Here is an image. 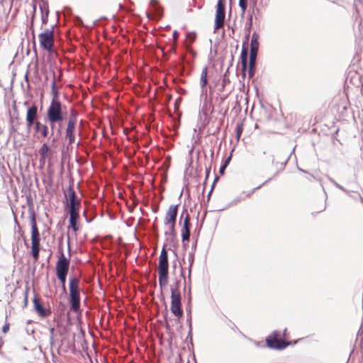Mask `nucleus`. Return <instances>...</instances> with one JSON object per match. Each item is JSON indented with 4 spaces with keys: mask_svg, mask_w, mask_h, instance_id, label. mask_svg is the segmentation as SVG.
Masks as SVG:
<instances>
[{
    "mask_svg": "<svg viewBox=\"0 0 363 363\" xmlns=\"http://www.w3.org/2000/svg\"><path fill=\"white\" fill-rule=\"evenodd\" d=\"M69 264V259L66 257L63 252H61L55 266L56 274H67Z\"/></svg>",
    "mask_w": 363,
    "mask_h": 363,
    "instance_id": "ddd939ff",
    "label": "nucleus"
},
{
    "mask_svg": "<svg viewBox=\"0 0 363 363\" xmlns=\"http://www.w3.org/2000/svg\"><path fill=\"white\" fill-rule=\"evenodd\" d=\"M242 130H243V124L242 123H237L236 128H235L237 140L240 139V138L242 135Z\"/></svg>",
    "mask_w": 363,
    "mask_h": 363,
    "instance_id": "b1692460",
    "label": "nucleus"
},
{
    "mask_svg": "<svg viewBox=\"0 0 363 363\" xmlns=\"http://www.w3.org/2000/svg\"><path fill=\"white\" fill-rule=\"evenodd\" d=\"M77 112L74 109L72 110V113L67 120L65 134L66 138L68 139L69 145H72L75 142V133L77 128Z\"/></svg>",
    "mask_w": 363,
    "mask_h": 363,
    "instance_id": "9d476101",
    "label": "nucleus"
},
{
    "mask_svg": "<svg viewBox=\"0 0 363 363\" xmlns=\"http://www.w3.org/2000/svg\"><path fill=\"white\" fill-rule=\"evenodd\" d=\"M240 60L242 76L244 77L245 76V72L247 68V45H246V43H242Z\"/></svg>",
    "mask_w": 363,
    "mask_h": 363,
    "instance_id": "dca6fc26",
    "label": "nucleus"
},
{
    "mask_svg": "<svg viewBox=\"0 0 363 363\" xmlns=\"http://www.w3.org/2000/svg\"><path fill=\"white\" fill-rule=\"evenodd\" d=\"M182 242H189L190 238V216L186 211V215L184 219L183 228L182 230Z\"/></svg>",
    "mask_w": 363,
    "mask_h": 363,
    "instance_id": "2eb2a0df",
    "label": "nucleus"
},
{
    "mask_svg": "<svg viewBox=\"0 0 363 363\" xmlns=\"http://www.w3.org/2000/svg\"><path fill=\"white\" fill-rule=\"evenodd\" d=\"M188 39L191 40V43H193L195 39H196V35L195 34H192V33H189L188 35Z\"/></svg>",
    "mask_w": 363,
    "mask_h": 363,
    "instance_id": "c85d7f7f",
    "label": "nucleus"
},
{
    "mask_svg": "<svg viewBox=\"0 0 363 363\" xmlns=\"http://www.w3.org/2000/svg\"><path fill=\"white\" fill-rule=\"evenodd\" d=\"M65 196L67 201H69V212H79L81 202L80 199L77 196L73 185H69L67 191L65 192Z\"/></svg>",
    "mask_w": 363,
    "mask_h": 363,
    "instance_id": "f8f14e48",
    "label": "nucleus"
},
{
    "mask_svg": "<svg viewBox=\"0 0 363 363\" xmlns=\"http://www.w3.org/2000/svg\"><path fill=\"white\" fill-rule=\"evenodd\" d=\"M79 219V212H69V224L73 231L76 233L79 229L78 220Z\"/></svg>",
    "mask_w": 363,
    "mask_h": 363,
    "instance_id": "f3484780",
    "label": "nucleus"
},
{
    "mask_svg": "<svg viewBox=\"0 0 363 363\" xmlns=\"http://www.w3.org/2000/svg\"><path fill=\"white\" fill-rule=\"evenodd\" d=\"M38 118V106L33 104L27 109L26 121L28 128L33 126L34 132L40 137L45 138L49 135V127L46 123H42Z\"/></svg>",
    "mask_w": 363,
    "mask_h": 363,
    "instance_id": "7ed1b4c3",
    "label": "nucleus"
},
{
    "mask_svg": "<svg viewBox=\"0 0 363 363\" xmlns=\"http://www.w3.org/2000/svg\"><path fill=\"white\" fill-rule=\"evenodd\" d=\"M284 337V333L282 334ZM267 347L272 349L283 350L291 345V342L281 339V334L279 331H274L266 339Z\"/></svg>",
    "mask_w": 363,
    "mask_h": 363,
    "instance_id": "1a4fd4ad",
    "label": "nucleus"
},
{
    "mask_svg": "<svg viewBox=\"0 0 363 363\" xmlns=\"http://www.w3.org/2000/svg\"><path fill=\"white\" fill-rule=\"evenodd\" d=\"M40 47L50 52L54 49V27L46 28L38 35Z\"/></svg>",
    "mask_w": 363,
    "mask_h": 363,
    "instance_id": "6e6552de",
    "label": "nucleus"
},
{
    "mask_svg": "<svg viewBox=\"0 0 363 363\" xmlns=\"http://www.w3.org/2000/svg\"><path fill=\"white\" fill-rule=\"evenodd\" d=\"M178 205H170L165 213L164 218V225L167 230L165 234L175 235L176 234V220L178 213Z\"/></svg>",
    "mask_w": 363,
    "mask_h": 363,
    "instance_id": "423d86ee",
    "label": "nucleus"
},
{
    "mask_svg": "<svg viewBox=\"0 0 363 363\" xmlns=\"http://www.w3.org/2000/svg\"><path fill=\"white\" fill-rule=\"evenodd\" d=\"M183 285L184 289L186 288V278L182 274L175 279V282L171 286V312L178 318L183 316V311L182 308V296L180 289Z\"/></svg>",
    "mask_w": 363,
    "mask_h": 363,
    "instance_id": "f03ea898",
    "label": "nucleus"
},
{
    "mask_svg": "<svg viewBox=\"0 0 363 363\" xmlns=\"http://www.w3.org/2000/svg\"><path fill=\"white\" fill-rule=\"evenodd\" d=\"M80 280L79 278L72 277L69 279V303L70 308L74 313L80 311Z\"/></svg>",
    "mask_w": 363,
    "mask_h": 363,
    "instance_id": "39448f33",
    "label": "nucleus"
},
{
    "mask_svg": "<svg viewBox=\"0 0 363 363\" xmlns=\"http://www.w3.org/2000/svg\"><path fill=\"white\" fill-rule=\"evenodd\" d=\"M26 303L27 302V296L25 298Z\"/></svg>",
    "mask_w": 363,
    "mask_h": 363,
    "instance_id": "72a5a7b5",
    "label": "nucleus"
},
{
    "mask_svg": "<svg viewBox=\"0 0 363 363\" xmlns=\"http://www.w3.org/2000/svg\"><path fill=\"white\" fill-rule=\"evenodd\" d=\"M250 33V28L249 27V28L247 29V32L245 36V41L243 42V43H246V45H247V43H248Z\"/></svg>",
    "mask_w": 363,
    "mask_h": 363,
    "instance_id": "a878e982",
    "label": "nucleus"
},
{
    "mask_svg": "<svg viewBox=\"0 0 363 363\" xmlns=\"http://www.w3.org/2000/svg\"><path fill=\"white\" fill-rule=\"evenodd\" d=\"M176 50H177V43H173V44L170 46L169 51L176 52Z\"/></svg>",
    "mask_w": 363,
    "mask_h": 363,
    "instance_id": "c756f323",
    "label": "nucleus"
},
{
    "mask_svg": "<svg viewBox=\"0 0 363 363\" xmlns=\"http://www.w3.org/2000/svg\"><path fill=\"white\" fill-rule=\"evenodd\" d=\"M33 302L34 309L39 316L41 318H46L51 315L52 311L50 308H45L37 296H35L33 299Z\"/></svg>",
    "mask_w": 363,
    "mask_h": 363,
    "instance_id": "4468645a",
    "label": "nucleus"
},
{
    "mask_svg": "<svg viewBox=\"0 0 363 363\" xmlns=\"http://www.w3.org/2000/svg\"><path fill=\"white\" fill-rule=\"evenodd\" d=\"M208 67L206 66L202 69L200 78V84L202 88L205 87L208 83Z\"/></svg>",
    "mask_w": 363,
    "mask_h": 363,
    "instance_id": "aec40b11",
    "label": "nucleus"
},
{
    "mask_svg": "<svg viewBox=\"0 0 363 363\" xmlns=\"http://www.w3.org/2000/svg\"><path fill=\"white\" fill-rule=\"evenodd\" d=\"M157 269L159 285L162 288L167 285L169 276L168 255L165 247H163L160 252Z\"/></svg>",
    "mask_w": 363,
    "mask_h": 363,
    "instance_id": "20e7f679",
    "label": "nucleus"
},
{
    "mask_svg": "<svg viewBox=\"0 0 363 363\" xmlns=\"http://www.w3.org/2000/svg\"><path fill=\"white\" fill-rule=\"evenodd\" d=\"M31 225V255L35 262L39 259L40 252V233L37 225L36 220L34 217L30 221Z\"/></svg>",
    "mask_w": 363,
    "mask_h": 363,
    "instance_id": "0eeeda50",
    "label": "nucleus"
},
{
    "mask_svg": "<svg viewBox=\"0 0 363 363\" xmlns=\"http://www.w3.org/2000/svg\"><path fill=\"white\" fill-rule=\"evenodd\" d=\"M67 275V274H56L57 279L60 281V282L62 284V288L64 293H66L65 283H66Z\"/></svg>",
    "mask_w": 363,
    "mask_h": 363,
    "instance_id": "5701e85b",
    "label": "nucleus"
},
{
    "mask_svg": "<svg viewBox=\"0 0 363 363\" xmlns=\"http://www.w3.org/2000/svg\"><path fill=\"white\" fill-rule=\"evenodd\" d=\"M42 159L45 160L48 157L49 147L47 143H43L38 150Z\"/></svg>",
    "mask_w": 363,
    "mask_h": 363,
    "instance_id": "4be33fe9",
    "label": "nucleus"
},
{
    "mask_svg": "<svg viewBox=\"0 0 363 363\" xmlns=\"http://www.w3.org/2000/svg\"><path fill=\"white\" fill-rule=\"evenodd\" d=\"M239 6L241 9L242 14H244L247 8V0H239Z\"/></svg>",
    "mask_w": 363,
    "mask_h": 363,
    "instance_id": "393cba45",
    "label": "nucleus"
},
{
    "mask_svg": "<svg viewBox=\"0 0 363 363\" xmlns=\"http://www.w3.org/2000/svg\"><path fill=\"white\" fill-rule=\"evenodd\" d=\"M257 53L250 52L249 77H252Z\"/></svg>",
    "mask_w": 363,
    "mask_h": 363,
    "instance_id": "6ab92c4d",
    "label": "nucleus"
},
{
    "mask_svg": "<svg viewBox=\"0 0 363 363\" xmlns=\"http://www.w3.org/2000/svg\"><path fill=\"white\" fill-rule=\"evenodd\" d=\"M46 118L50 125L51 135H55L52 142L57 140V138L61 133L62 123L67 118V108L60 101L51 100L47 111Z\"/></svg>",
    "mask_w": 363,
    "mask_h": 363,
    "instance_id": "f257e3e1",
    "label": "nucleus"
},
{
    "mask_svg": "<svg viewBox=\"0 0 363 363\" xmlns=\"http://www.w3.org/2000/svg\"><path fill=\"white\" fill-rule=\"evenodd\" d=\"M51 92H52V98L51 100L60 101V99H59L60 93H59L58 89L57 87L56 80H55V77L51 84Z\"/></svg>",
    "mask_w": 363,
    "mask_h": 363,
    "instance_id": "412c9836",
    "label": "nucleus"
},
{
    "mask_svg": "<svg viewBox=\"0 0 363 363\" xmlns=\"http://www.w3.org/2000/svg\"><path fill=\"white\" fill-rule=\"evenodd\" d=\"M225 1L218 0L215 15L214 32L224 26L225 18Z\"/></svg>",
    "mask_w": 363,
    "mask_h": 363,
    "instance_id": "9b49d317",
    "label": "nucleus"
},
{
    "mask_svg": "<svg viewBox=\"0 0 363 363\" xmlns=\"http://www.w3.org/2000/svg\"><path fill=\"white\" fill-rule=\"evenodd\" d=\"M179 33L177 30H174L173 33V40L174 43H177V39H178Z\"/></svg>",
    "mask_w": 363,
    "mask_h": 363,
    "instance_id": "cd10ccee",
    "label": "nucleus"
},
{
    "mask_svg": "<svg viewBox=\"0 0 363 363\" xmlns=\"http://www.w3.org/2000/svg\"><path fill=\"white\" fill-rule=\"evenodd\" d=\"M259 35L257 33H253L252 35L251 43H250V52L257 53L259 49Z\"/></svg>",
    "mask_w": 363,
    "mask_h": 363,
    "instance_id": "a211bd4d",
    "label": "nucleus"
},
{
    "mask_svg": "<svg viewBox=\"0 0 363 363\" xmlns=\"http://www.w3.org/2000/svg\"><path fill=\"white\" fill-rule=\"evenodd\" d=\"M135 205H136V203H133V208L135 207Z\"/></svg>",
    "mask_w": 363,
    "mask_h": 363,
    "instance_id": "473e14b6",
    "label": "nucleus"
},
{
    "mask_svg": "<svg viewBox=\"0 0 363 363\" xmlns=\"http://www.w3.org/2000/svg\"><path fill=\"white\" fill-rule=\"evenodd\" d=\"M225 168H226V166H225V165H224V164H223V166H221V167H220V170H219V172H220V174L221 175H223V174H224V171H225Z\"/></svg>",
    "mask_w": 363,
    "mask_h": 363,
    "instance_id": "7c9ffc66",
    "label": "nucleus"
},
{
    "mask_svg": "<svg viewBox=\"0 0 363 363\" xmlns=\"http://www.w3.org/2000/svg\"><path fill=\"white\" fill-rule=\"evenodd\" d=\"M9 330V323H6L3 328H2V331L4 333H6Z\"/></svg>",
    "mask_w": 363,
    "mask_h": 363,
    "instance_id": "bb28decb",
    "label": "nucleus"
},
{
    "mask_svg": "<svg viewBox=\"0 0 363 363\" xmlns=\"http://www.w3.org/2000/svg\"><path fill=\"white\" fill-rule=\"evenodd\" d=\"M230 160H231V157L230 156V157H228L226 159V160L225 161L224 165H225V166L227 167V166L228 165V164H229V162H230Z\"/></svg>",
    "mask_w": 363,
    "mask_h": 363,
    "instance_id": "2f4dec72",
    "label": "nucleus"
}]
</instances>
